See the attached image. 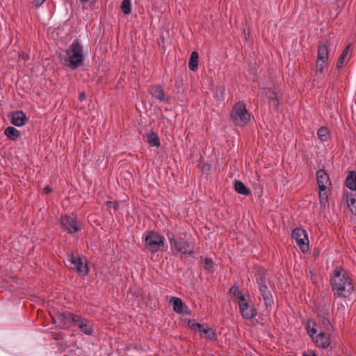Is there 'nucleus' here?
Here are the masks:
<instances>
[{"mask_svg":"<svg viewBox=\"0 0 356 356\" xmlns=\"http://www.w3.org/2000/svg\"><path fill=\"white\" fill-rule=\"evenodd\" d=\"M270 104L274 106L275 107H277V101L274 99V97H270Z\"/></svg>","mask_w":356,"mask_h":356,"instance_id":"c9c22d12","label":"nucleus"},{"mask_svg":"<svg viewBox=\"0 0 356 356\" xmlns=\"http://www.w3.org/2000/svg\"><path fill=\"white\" fill-rule=\"evenodd\" d=\"M46 0H33V4L36 8L40 7Z\"/></svg>","mask_w":356,"mask_h":356,"instance_id":"72a5a7b5","label":"nucleus"},{"mask_svg":"<svg viewBox=\"0 0 356 356\" xmlns=\"http://www.w3.org/2000/svg\"><path fill=\"white\" fill-rule=\"evenodd\" d=\"M302 356H317L314 352L303 353Z\"/></svg>","mask_w":356,"mask_h":356,"instance_id":"f704fd0d","label":"nucleus"},{"mask_svg":"<svg viewBox=\"0 0 356 356\" xmlns=\"http://www.w3.org/2000/svg\"><path fill=\"white\" fill-rule=\"evenodd\" d=\"M259 316H261L260 318H259V316H257V318L259 319V323H254V325L255 324L264 325L265 323L266 322V315H264V313H259Z\"/></svg>","mask_w":356,"mask_h":356,"instance_id":"473e14b6","label":"nucleus"},{"mask_svg":"<svg viewBox=\"0 0 356 356\" xmlns=\"http://www.w3.org/2000/svg\"><path fill=\"white\" fill-rule=\"evenodd\" d=\"M318 138L321 140H326L328 138V130L326 127H321L318 131Z\"/></svg>","mask_w":356,"mask_h":356,"instance_id":"c756f323","label":"nucleus"},{"mask_svg":"<svg viewBox=\"0 0 356 356\" xmlns=\"http://www.w3.org/2000/svg\"><path fill=\"white\" fill-rule=\"evenodd\" d=\"M188 326L192 331L199 332L201 336L204 335V337L208 340L215 341L218 338L216 331L209 327L208 325L204 327L200 323L195 322L192 320H188Z\"/></svg>","mask_w":356,"mask_h":356,"instance_id":"39448f33","label":"nucleus"},{"mask_svg":"<svg viewBox=\"0 0 356 356\" xmlns=\"http://www.w3.org/2000/svg\"><path fill=\"white\" fill-rule=\"evenodd\" d=\"M108 204L109 205H111H111H113L114 208L115 207V203H113V202H108Z\"/></svg>","mask_w":356,"mask_h":356,"instance_id":"ea45409f","label":"nucleus"},{"mask_svg":"<svg viewBox=\"0 0 356 356\" xmlns=\"http://www.w3.org/2000/svg\"><path fill=\"white\" fill-rule=\"evenodd\" d=\"M198 54L193 51L189 59L188 67L191 70L195 71L198 66Z\"/></svg>","mask_w":356,"mask_h":356,"instance_id":"aec40b11","label":"nucleus"},{"mask_svg":"<svg viewBox=\"0 0 356 356\" xmlns=\"http://www.w3.org/2000/svg\"><path fill=\"white\" fill-rule=\"evenodd\" d=\"M332 286L334 296L346 298L353 291V286L348 273L341 268H336L333 272Z\"/></svg>","mask_w":356,"mask_h":356,"instance_id":"f257e3e1","label":"nucleus"},{"mask_svg":"<svg viewBox=\"0 0 356 356\" xmlns=\"http://www.w3.org/2000/svg\"><path fill=\"white\" fill-rule=\"evenodd\" d=\"M56 316L51 315V318L55 321V318L60 321V326L63 328H68L74 323L80 321V316L74 314V313H54Z\"/></svg>","mask_w":356,"mask_h":356,"instance_id":"6e6552de","label":"nucleus"},{"mask_svg":"<svg viewBox=\"0 0 356 356\" xmlns=\"http://www.w3.org/2000/svg\"><path fill=\"white\" fill-rule=\"evenodd\" d=\"M67 266L70 269L76 270L81 275H87L89 271L88 265L83 261V259L75 257L73 254L69 255L67 259Z\"/></svg>","mask_w":356,"mask_h":356,"instance_id":"0eeeda50","label":"nucleus"},{"mask_svg":"<svg viewBox=\"0 0 356 356\" xmlns=\"http://www.w3.org/2000/svg\"><path fill=\"white\" fill-rule=\"evenodd\" d=\"M230 293L237 299V302L241 312L250 309V307L248 301L241 295V293L237 287H232L230 289Z\"/></svg>","mask_w":356,"mask_h":356,"instance_id":"9b49d317","label":"nucleus"},{"mask_svg":"<svg viewBox=\"0 0 356 356\" xmlns=\"http://www.w3.org/2000/svg\"><path fill=\"white\" fill-rule=\"evenodd\" d=\"M328 62L316 60V74L320 75L323 72L324 68L328 65Z\"/></svg>","mask_w":356,"mask_h":356,"instance_id":"cd10ccee","label":"nucleus"},{"mask_svg":"<svg viewBox=\"0 0 356 356\" xmlns=\"http://www.w3.org/2000/svg\"><path fill=\"white\" fill-rule=\"evenodd\" d=\"M65 64L67 66L75 68L80 65L83 59L82 48L77 42H73L67 50L65 56H62Z\"/></svg>","mask_w":356,"mask_h":356,"instance_id":"f03ea898","label":"nucleus"},{"mask_svg":"<svg viewBox=\"0 0 356 356\" xmlns=\"http://www.w3.org/2000/svg\"><path fill=\"white\" fill-rule=\"evenodd\" d=\"M5 135L10 140H15L19 136V131L13 127H8L4 131Z\"/></svg>","mask_w":356,"mask_h":356,"instance_id":"4be33fe9","label":"nucleus"},{"mask_svg":"<svg viewBox=\"0 0 356 356\" xmlns=\"http://www.w3.org/2000/svg\"><path fill=\"white\" fill-rule=\"evenodd\" d=\"M170 303L172 305L175 312H182L188 309L186 305L179 298L172 297L170 300Z\"/></svg>","mask_w":356,"mask_h":356,"instance_id":"f3484780","label":"nucleus"},{"mask_svg":"<svg viewBox=\"0 0 356 356\" xmlns=\"http://www.w3.org/2000/svg\"><path fill=\"white\" fill-rule=\"evenodd\" d=\"M51 191V189L49 186L45 187L44 189L45 193H49Z\"/></svg>","mask_w":356,"mask_h":356,"instance_id":"58836bf2","label":"nucleus"},{"mask_svg":"<svg viewBox=\"0 0 356 356\" xmlns=\"http://www.w3.org/2000/svg\"><path fill=\"white\" fill-rule=\"evenodd\" d=\"M121 9L125 15L131 13V1L130 0H124L121 5Z\"/></svg>","mask_w":356,"mask_h":356,"instance_id":"c85d7f7f","label":"nucleus"},{"mask_svg":"<svg viewBox=\"0 0 356 356\" xmlns=\"http://www.w3.org/2000/svg\"><path fill=\"white\" fill-rule=\"evenodd\" d=\"M316 331L315 329L313 330V332L315 333Z\"/></svg>","mask_w":356,"mask_h":356,"instance_id":"37998d69","label":"nucleus"},{"mask_svg":"<svg viewBox=\"0 0 356 356\" xmlns=\"http://www.w3.org/2000/svg\"><path fill=\"white\" fill-rule=\"evenodd\" d=\"M351 57L350 54V46L348 45L343 51L342 54L339 57L337 63V69L340 70L344 63L348 62Z\"/></svg>","mask_w":356,"mask_h":356,"instance_id":"2eb2a0df","label":"nucleus"},{"mask_svg":"<svg viewBox=\"0 0 356 356\" xmlns=\"http://www.w3.org/2000/svg\"><path fill=\"white\" fill-rule=\"evenodd\" d=\"M78 323L79 327L80 330L87 335H90L92 334V328L91 326L88 325L85 323L80 317V321L76 322Z\"/></svg>","mask_w":356,"mask_h":356,"instance_id":"a878e982","label":"nucleus"},{"mask_svg":"<svg viewBox=\"0 0 356 356\" xmlns=\"http://www.w3.org/2000/svg\"><path fill=\"white\" fill-rule=\"evenodd\" d=\"M292 237L302 252L309 250V239L306 232L302 229H296L293 231Z\"/></svg>","mask_w":356,"mask_h":356,"instance_id":"9d476101","label":"nucleus"},{"mask_svg":"<svg viewBox=\"0 0 356 356\" xmlns=\"http://www.w3.org/2000/svg\"><path fill=\"white\" fill-rule=\"evenodd\" d=\"M79 99H80L81 101H83V99H86V95H85V93H83V92L80 93V94H79Z\"/></svg>","mask_w":356,"mask_h":356,"instance_id":"e433bc0d","label":"nucleus"},{"mask_svg":"<svg viewBox=\"0 0 356 356\" xmlns=\"http://www.w3.org/2000/svg\"><path fill=\"white\" fill-rule=\"evenodd\" d=\"M231 118L238 126H244L250 119V115L248 112L244 104L238 102L236 104L231 113Z\"/></svg>","mask_w":356,"mask_h":356,"instance_id":"7ed1b4c3","label":"nucleus"},{"mask_svg":"<svg viewBox=\"0 0 356 356\" xmlns=\"http://www.w3.org/2000/svg\"><path fill=\"white\" fill-rule=\"evenodd\" d=\"M80 1L81 3H86V2H90L91 3H94L97 1V0H80Z\"/></svg>","mask_w":356,"mask_h":356,"instance_id":"4c0bfd02","label":"nucleus"},{"mask_svg":"<svg viewBox=\"0 0 356 356\" xmlns=\"http://www.w3.org/2000/svg\"><path fill=\"white\" fill-rule=\"evenodd\" d=\"M260 291L261 293L264 304L266 305L265 309L271 310L273 309L274 302L272 298V295L266 285H261L260 286Z\"/></svg>","mask_w":356,"mask_h":356,"instance_id":"f8f14e48","label":"nucleus"},{"mask_svg":"<svg viewBox=\"0 0 356 356\" xmlns=\"http://www.w3.org/2000/svg\"><path fill=\"white\" fill-rule=\"evenodd\" d=\"M169 241L175 254H191L193 252V247L180 238L172 235L169 236Z\"/></svg>","mask_w":356,"mask_h":356,"instance_id":"423d86ee","label":"nucleus"},{"mask_svg":"<svg viewBox=\"0 0 356 356\" xmlns=\"http://www.w3.org/2000/svg\"><path fill=\"white\" fill-rule=\"evenodd\" d=\"M316 341L323 348H327L330 345V339L325 333L319 334L317 337Z\"/></svg>","mask_w":356,"mask_h":356,"instance_id":"412c9836","label":"nucleus"},{"mask_svg":"<svg viewBox=\"0 0 356 356\" xmlns=\"http://www.w3.org/2000/svg\"><path fill=\"white\" fill-rule=\"evenodd\" d=\"M235 190L240 194L242 195H248L250 193V191L246 188L245 184L241 181H236L234 184Z\"/></svg>","mask_w":356,"mask_h":356,"instance_id":"5701e85b","label":"nucleus"},{"mask_svg":"<svg viewBox=\"0 0 356 356\" xmlns=\"http://www.w3.org/2000/svg\"><path fill=\"white\" fill-rule=\"evenodd\" d=\"M147 141L151 146H159V140L156 134L151 132L147 134Z\"/></svg>","mask_w":356,"mask_h":356,"instance_id":"bb28decb","label":"nucleus"},{"mask_svg":"<svg viewBox=\"0 0 356 356\" xmlns=\"http://www.w3.org/2000/svg\"><path fill=\"white\" fill-rule=\"evenodd\" d=\"M26 120V115L22 111H15L11 115V123L15 126H23Z\"/></svg>","mask_w":356,"mask_h":356,"instance_id":"4468645a","label":"nucleus"},{"mask_svg":"<svg viewBox=\"0 0 356 356\" xmlns=\"http://www.w3.org/2000/svg\"><path fill=\"white\" fill-rule=\"evenodd\" d=\"M330 188H319V199L321 204L325 206L329 195Z\"/></svg>","mask_w":356,"mask_h":356,"instance_id":"b1692460","label":"nucleus"},{"mask_svg":"<svg viewBox=\"0 0 356 356\" xmlns=\"http://www.w3.org/2000/svg\"><path fill=\"white\" fill-rule=\"evenodd\" d=\"M316 179L319 188H330L331 182L328 175L323 170L317 172Z\"/></svg>","mask_w":356,"mask_h":356,"instance_id":"ddd939ff","label":"nucleus"},{"mask_svg":"<svg viewBox=\"0 0 356 356\" xmlns=\"http://www.w3.org/2000/svg\"><path fill=\"white\" fill-rule=\"evenodd\" d=\"M204 267L205 269L211 271L213 270V263L211 259L205 258L204 260Z\"/></svg>","mask_w":356,"mask_h":356,"instance_id":"7c9ffc66","label":"nucleus"},{"mask_svg":"<svg viewBox=\"0 0 356 356\" xmlns=\"http://www.w3.org/2000/svg\"><path fill=\"white\" fill-rule=\"evenodd\" d=\"M146 248L152 252H158L165 246V238L156 232H148L144 234Z\"/></svg>","mask_w":356,"mask_h":356,"instance_id":"20e7f679","label":"nucleus"},{"mask_svg":"<svg viewBox=\"0 0 356 356\" xmlns=\"http://www.w3.org/2000/svg\"><path fill=\"white\" fill-rule=\"evenodd\" d=\"M150 92L153 97L159 99L160 101L165 100V94L163 88L159 86H156L152 88Z\"/></svg>","mask_w":356,"mask_h":356,"instance_id":"6ab92c4d","label":"nucleus"},{"mask_svg":"<svg viewBox=\"0 0 356 356\" xmlns=\"http://www.w3.org/2000/svg\"><path fill=\"white\" fill-rule=\"evenodd\" d=\"M316 60L329 63V51L327 45L322 44L318 46Z\"/></svg>","mask_w":356,"mask_h":356,"instance_id":"dca6fc26","label":"nucleus"},{"mask_svg":"<svg viewBox=\"0 0 356 356\" xmlns=\"http://www.w3.org/2000/svg\"><path fill=\"white\" fill-rule=\"evenodd\" d=\"M338 307L337 310H346L348 309V305L345 300H340L337 302Z\"/></svg>","mask_w":356,"mask_h":356,"instance_id":"2f4dec72","label":"nucleus"},{"mask_svg":"<svg viewBox=\"0 0 356 356\" xmlns=\"http://www.w3.org/2000/svg\"><path fill=\"white\" fill-rule=\"evenodd\" d=\"M60 223L63 228L69 233L76 232L81 229L80 222L73 214L61 218Z\"/></svg>","mask_w":356,"mask_h":356,"instance_id":"1a4fd4ad","label":"nucleus"},{"mask_svg":"<svg viewBox=\"0 0 356 356\" xmlns=\"http://www.w3.org/2000/svg\"><path fill=\"white\" fill-rule=\"evenodd\" d=\"M346 186L350 190H356V173L350 171L346 180Z\"/></svg>","mask_w":356,"mask_h":356,"instance_id":"a211bd4d","label":"nucleus"},{"mask_svg":"<svg viewBox=\"0 0 356 356\" xmlns=\"http://www.w3.org/2000/svg\"><path fill=\"white\" fill-rule=\"evenodd\" d=\"M243 318L245 320L250 321L252 325H254V323H259V319L257 318V316L260 318L259 316V313H241Z\"/></svg>","mask_w":356,"mask_h":356,"instance_id":"393cba45","label":"nucleus"},{"mask_svg":"<svg viewBox=\"0 0 356 356\" xmlns=\"http://www.w3.org/2000/svg\"><path fill=\"white\" fill-rule=\"evenodd\" d=\"M225 90L224 88H221V92H222Z\"/></svg>","mask_w":356,"mask_h":356,"instance_id":"79ce46f5","label":"nucleus"},{"mask_svg":"<svg viewBox=\"0 0 356 356\" xmlns=\"http://www.w3.org/2000/svg\"><path fill=\"white\" fill-rule=\"evenodd\" d=\"M323 316L325 314V315H326V316H328V315H329V314H330V313L326 312V313H323Z\"/></svg>","mask_w":356,"mask_h":356,"instance_id":"a19ab883","label":"nucleus"}]
</instances>
